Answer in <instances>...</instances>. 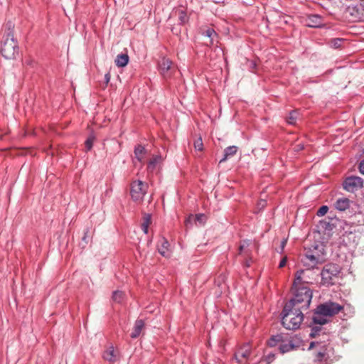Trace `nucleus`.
Segmentation results:
<instances>
[{"label":"nucleus","mask_w":364,"mask_h":364,"mask_svg":"<svg viewBox=\"0 0 364 364\" xmlns=\"http://www.w3.org/2000/svg\"><path fill=\"white\" fill-rule=\"evenodd\" d=\"M291 291L294 297L286 304V310L289 308L296 307L303 310H306L312 299V291L306 286H297L294 287L292 284Z\"/></svg>","instance_id":"nucleus-1"},{"label":"nucleus","mask_w":364,"mask_h":364,"mask_svg":"<svg viewBox=\"0 0 364 364\" xmlns=\"http://www.w3.org/2000/svg\"><path fill=\"white\" fill-rule=\"evenodd\" d=\"M343 309V306L333 301H326L317 306L313 316L314 323L323 325L328 322L326 317L338 314Z\"/></svg>","instance_id":"nucleus-2"},{"label":"nucleus","mask_w":364,"mask_h":364,"mask_svg":"<svg viewBox=\"0 0 364 364\" xmlns=\"http://www.w3.org/2000/svg\"><path fill=\"white\" fill-rule=\"evenodd\" d=\"M326 255L324 246L322 244H319L314 246L312 249L308 250L301 262L304 266L306 267H316L318 264H322L326 261Z\"/></svg>","instance_id":"nucleus-3"},{"label":"nucleus","mask_w":364,"mask_h":364,"mask_svg":"<svg viewBox=\"0 0 364 364\" xmlns=\"http://www.w3.org/2000/svg\"><path fill=\"white\" fill-rule=\"evenodd\" d=\"M303 309L291 307L286 310V305L283 309L282 325L283 326L289 330H295L299 328L304 315L302 313Z\"/></svg>","instance_id":"nucleus-4"},{"label":"nucleus","mask_w":364,"mask_h":364,"mask_svg":"<svg viewBox=\"0 0 364 364\" xmlns=\"http://www.w3.org/2000/svg\"><path fill=\"white\" fill-rule=\"evenodd\" d=\"M341 268L339 265L333 263L326 264L321 273V284L325 287H329L336 284L339 278Z\"/></svg>","instance_id":"nucleus-5"},{"label":"nucleus","mask_w":364,"mask_h":364,"mask_svg":"<svg viewBox=\"0 0 364 364\" xmlns=\"http://www.w3.org/2000/svg\"><path fill=\"white\" fill-rule=\"evenodd\" d=\"M1 53L6 59H15L18 55V46L14 36L10 33L4 38Z\"/></svg>","instance_id":"nucleus-6"},{"label":"nucleus","mask_w":364,"mask_h":364,"mask_svg":"<svg viewBox=\"0 0 364 364\" xmlns=\"http://www.w3.org/2000/svg\"><path fill=\"white\" fill-rule=\"evenodd\" d=\"M315 267H307L306 269L298 270L295 273L294 285L295 287L297 286H304L306 284H313L314 281L316 279L317 274L313 272V269Z\"/></svg>","instance_id":"nucleus-7"},{"label":"nucleus","mask_w":364,"mask_h":364,"mask_svg":"<svg viewBox=\"0 0 364 364\" xmlns=\"http://www.w3.org/2000/svg\"><path fill=\"white\" fill-rule=\"evenodd\" d=\"M147 185L141 181H134L131 186V196L133 200H142L146 193Z\"/></svg>","instance_id":"nucleus-8"},{"label":"nucleus","mask_w":364,"mask_h":364,"mask_svg":"<svg viewBox=\"0 0 364 364\" xmlns=\"http://www.w3.org/2000/svg\"><path fill=\"white\" fill-rule=\"evenodd\" d=\"M251 242L250 241H243L240 243L238 248V255L244 257L245 267H249L252 263V259L251 257L252 250L250 248Z\"/></svg>","instance_id":"nucleus-9"},{"label":"nucleus","mask_w":364,"mask_h":364,"mask_svg":"<svg viewBox=\"0 0 364 364\" xmlns=\"http://www.w3.org/2000/svg\"><path fill=\"white\" fill-rule=\"evenodd\" d=\"M300 342L291 337L285 336L283 341L280 343L279 350L282 353H288L291 350L297 349L299 347Z\"/></svg>","instance_id":"nucleus-10"},{"label":"nucleus","mask_w":364,"mask_h":364,"mask_svg":"<svg viewBox=\"0 0 364 364\" xmlns=\"http://www.w3.org/2000/svg\"><path fill=\"white\" fill-rule=\"evenodd\" d=\"M363 186V180L358 176H350L343 182V188L348 191L353 192Z\"/></svg>","instance_id":"nucleus-11"},{"label":"nucleus","mask_w":364,"mask_h":364,"mask_svg":"<svg viewBox=\"0 0 364 364\" xmlns=\"http://www.w3.org/2000/svg\"><path fill=\"white\" fill-rule=\"evenodd\" d=\"M250 346L249 344H244L242 347L238 348L237 351L235 353L234 359L238 363H245L247 360V358L250 355Z\"/></svg>","instance_id":"nucleus-12"},{"label":"nucleus","mask_w":364,"mask_h":364,"mask_svg":"<svg viewBox=\"0 0 364 364\" xmlns=\"http://www.w3.org/2000/svg\"><path fill=\"white\" fill-rule=\"evenodd\" d=\"M171 67L172 62L168 58H163L159 63L160 73L165 78L171 77Z\"/></svg>","instance_id":"nucleus-13"},{"label":"nucleus","mask_w":364,"mask_h":364,"mask_svg":"<svg viewBox=\"0 0 364 364\" xmlns=\"http://www.w3.org/2000/svg\"><path fill=\"white\" fill-rule=\"evenodd\" d=\"M323 24V20L321 16L317 14L310 15L306 19V25L309 27H319Z\"/></svg>","instance_id":"nucleus-14"},{"label":"nucleus","mask_w":364,"mask_h":364,"mask_svg":"<svg viewBox=\"0 0 364 364\" xmlns=\"http://www.w3.org/2000/svg\"><path fill=\"white\" fill-rule=\"evenodd\" d=\"M350 200L347 198H338L335 204L334 207L336 209L340 211H345L346 210L348 209L350 207Z\"/></svg>","instance_id":"nucleus-15"},{"label":"nucleus","mask_w":364,"mask_h":364,"mask_svg":"<svg viewBox=\"0 0 364 364\" xmlns=\"http://www.w3.org/2000/svg\"><path fill=\"white\" fill-rule=\"evenodd\" d=\"M144 327V322L143 321V320H136L134 326L133 331L132 332L130 336L132 338H136L141 334Z\"/></svg>","instance_id":"nucleus-16"},{"label":"nucleus","mask_w":364,"mask_h":364,"mask_svg":"<svg viewBox=\"0 0 364 364\" xmlns=\"http://www.w3.org/2000/svg\"><path fill=\"white\" fill-rule=\"evenodd\" d=\"M129 55L127 53H121L117 55L114 62L117 67H125L129 63Z\"/></svg>","instance_id":"nucleus-17"},{"label":"nucleus","mask_w":364,"mask_h":364,"mask_svg":"<svg viewBox=\"0 0 364 364\" xmlns=\"http://www.w3.org/2000/svg\"><path fill=\"white\" fill-rule=\"evenodd\" d=\"M285 336H283L282 334L272 336L271 338L267 341V344L270 347H275L277 346L279 347L280 343L283 341Z\"/></svg>","instance_id":"nucleus-18"},{"label":"nucleus","mask_w":364,"mask_h":364,"mask_svg":"<svg viewBox=\"0 0 364 364\" xmlns=\"http://www.w3.org/2000/svg\"><path fill=\"white\" fill-rule=\"evenodd\" d=\"M105 360L109 362H114L117 360V354L113 346H109L103 353Z\"/></svg>","instance_id":"nucleus-19"},{"label":"nucleus","mask_w":364,"mask_h":364,"mask_svg":"<svg viewBox=\"0 0 364 364\" xmlns=\"http://www.w3.org/2000/svg\"><path fill=\"white\" fill-rule=\"evenodd\" d=\"M161 156L160 155H156V156H154L151 160L149 161L148 165H147V168L149 171H153L156 165L160 163V161H161Z\"/></svg>","instance_id":"nucleus-20"},{"label":"nucleus","mask_w":364,"mask_h":364,"mask_svg":"<svg viewBox=\"0 0 364 364\" xmlns=\"http://www.w3.org/2000/svg\"><path fill=\"white\" fill-rule=\"evenodd\" d=\"M175 14L178 16L180 24H185L188 21V17L186 12L182 9H178Z\"/></svg>","instance_id":"nucleus-21"},{"label":"nucleus","mask_w":364,"mask_h":364,"mask_svg":"<svg viewBox=\"0 0 364 364\" xmlns=\"http://www.w3.org/2000/svg\"><path fill=\"white\" fill-rule=\"evenodd\" d=\"M146 154L145 148L141 145H138L134 149V154L139 161H141Z\"/></svg>","instance_id":"nucleus-22"},{"label":"nucleus","mask_w":364,"mask_h":364,"mask_svg":"<svg viewBox=\"0 0 364 364\" xmlns=\"http://www.w3.org/2000/svg\"><path fill=\"white\" fill-rule=\"evenodd\" d=\"M203 34L205 37H207L208 38V42H206V43H209L210 44H213L215 38L217 37V33H215V31L210 28H207L203 32Z\"/></svg>","instance_id":"nucleus-23"},{"label":"nucleus","mask_w":364,"mask_h":364,"mask_svg":"<svg viewBox=\"0 0 364 364\" xmlns=\"http://www.w3.org/2000/svg\"><path fill=\"white\" fill-rule=\"evenodd\" d=\"M151 222V215L146 214L143 218V222L141 223V229L145 234L148 233L149 226Z\"/></svg>","instance_id":"nucleus-24"},{"label":"nucleus","mask_w":364,"mask_h":364,"mask_svg":"<svg viewBox=\"0 0 364 364\" xmlns=\"http://www.w3.org/2000/svg\"><path fill=\"white\" fill-rule=\"evenodd\" d=\"M299 112L296 110L291 111L288 117H287V122L288 124L295 125L297 119L299 118Z\"/></svg>","instance_id":"nucleus-25"},{"label":"nucleus","mask_w":364,"mask_h":364,"mask_svg":"<svg viewBox=\"0 0 364 364\" xmlns=\"http://www.w3.org/2000/svg\"><path fill=\"white\" fill-rule=\"evenodd\" d=\"M124 293L122 291H114L112 294V300L117 303H121L124 298Z\"/></svg>","instance_id":"nucleus-26"},{"label":"nucleus","mask_w":364,"mask_h":364,"mask_svg":"<svg viewBox=\"0 0 364 364\" xmlns=\"http://www.w3.org/2000/svg\"><path fill=\"white\" fill-rule=\"evenodd\" d=\"M195 223L198 225H203L206 220L207 216L205 214L200 213L194 215Z\"/></svg>","instance_id":"nucleus-27"},{"label":"nucleus","mask_w":364,"mask_h":364,"mask_svg":"<svg viewBox=\"0 0 364 364\" xmlns=\"http://www.w3.org/2000/svg\"><path fill=\"white\" fill-rule=\"evenodd\" d=\"M169 246L168 242L166 240H164L161 247L159 248V253L164 257H168V247Z\"/></svg>","instance_id":"nucleus-28"},{"label":"nucleus","mask_w":364,"mask_h":364,"mask_svg":"<svg viewBox=\"0 0 364 364\" xmlns=\"http://www.w3.org/2000/svg\"><path fill=\"white\" fill-rule=\"evenodd\" d=\"M343 41V39L342 38H333L330 41L329 43L331 47L334 48H338L341 47Z\"/></svg>","instance_id":"nucleus-29"},{"label":"nucleus","mask_w":364,"mask_h":364,"mask_svg":"<svg viewBox=\"0 0 364 364\" xmlns=\"http://www.w3.org/2000/svg\"><path fill=\"white\" fill-rule=\"evenodd\" d=\"M195 223V218L193 215H190L185 220V225L187 228H190L192 227L193 224Z\"/></svg>","instance_id":"nucleus-30"},{"label":"nucleus","mask_w":364,"mask_h":364,"mask_svg":"<svg viewBox=\"0 0 364 364\" xmlns=\"http://www.w3.org/2000/svg\"><path fill=\"white\" fill-rule=\"evenodd\" d=\"M95 136H90L86 141H85V147L87 151H90L93 145Z\"/></svg>","instance_id":"nucleus-31"},{"label":"nucleus","mask_w":364,"mask_h":364,"mask_svg":"<svg viewBox=\"0 0 364 364\" xmlns=\"http://www.w3.org/2000/svg\"><path fill=\"white\" fill-rule=\"evenodd\" d=\"M328 210V208L326 205L321 206L317 211V215L319 217L325 215Z\"/></svg>","instance_id":"nucleus-32"},{"label":"nucleus","mask_w":364,"mask_h":364,"mask_svg":"<svg viewBox=\"0 0 364 364\" xmlns=\"http://www.w3.org/2000/svg\"><path fill=\"white\" fill-rule=\"evenodd\" d=\"M203 141L201 138H199L198 140H196L194 143V147L198 151H201L203 149Z\"/></svg>","instance_id":"nucleus-33"},{"label":"nucleus","mask_w":364,"mask_h":364,"mask_svg":"<svg viewBox=\"0 0 364 364\" xmlns=\"http://www.w3.org/2000/svg\"><path fill=\"white\" fill-rule=\"evenodd\" d=\"M321 331V328L320 327H315L314 328H312L311 330V333H310V336L311 337H316V335L318 334V332Z\"/></svg>","instance_id":"nucleus-34"},{"label":"nucleus","mask_w":364,"mask_h":364,"mask_svg":"<svg viewBox=\"0 0 364 364\" xmlns=\"http://www.w3.org/2000/svg\"><path fill=\"white\" fill-rule=\"evenodd\" d=\"M237 151V147L235 146H229V156L235 154Z\"/></svg>","instance_id":"nucleus-35"},{"label":"nucleus","mask_w":364,"mask_h":364,"mask_svg":"<svg viewBox=\"0 0 364 364\" xmlns=\"http://www.w3.org/2000/svg\"><path fill=\"white\" fill-rule=\"evenodd\" d=\"M287 257H284L279 262V268L284 267L287 264Z\"/></svg>","instance_id":"nucleus-36"},{"label":"nucleus","mask_w":364,"mask_h":364,"mask_svg":"<svg viewBox=\"0 0 364 364\" xmlns=\"http://www.w3.org/2000/svg\"><path fill=\"white\" fill-rule=\"evenodd\" d=\"M228 159V148L224 149V154L223 159L220 161V164L225 161Z\"/></svg>","instance_id":"nucleus-37"},{"label":"nucleus","mask_w":364,"mask_h":364,"mask_svg":"<svg viewBox=\"0 0 364 364\" xmlns=\"http://www.w3.org/2000/svg\"><path fill=\"white\" fill-rule=\"evenodd\" d=\"M325 353L323 352H318L316 355V360L318 361H321L322 358L324 357Z\"/></svg>","instance_id":"nucleus-38"},{"label":"nucleus","mask_w":364,"mask_h":364,"mask_svg":"<svg viewBox=\"0 0 364 364\" xmlns=\"http://www.w3.org/2000/svg\"><path fill=\"white\" fill-rule=\"evenodd\" d=\"M359 169L362 174H364V160H363L359 165Z\"/></svg>","instance_id":"nucleus-39"},{"label":"nucleus","mask_w":364,"mask_h":364,"mask_svg":"<svg viewBox=\"0 0 364 364\" xmlns=\"http://www.w3.org/2000/svg\"><path fill=\"white\" fill-rule=\"evenodd\" d=\"M105 80L106 83H108L109 82V80H110V75H109V73H107L105 75Z\"/></svg>","instance_id":"nucleus-40"},{"label":"nucleus","mask_w":364,"mask_h":364,"mask_svg":"<svg viewBox=\"0 0 364 364\" xmlns=\"http://www.w3.org/2000/svg\"><path fill=\"white\" fill-rule=\"evenodd\" d=\"M287 239H284L282 241V242H281V248H282V250H283L284 248V247H285V245L287 244Z\"/></svg>","instance_id":"nucleus-41"},{"label":"nucleus","mask_w":364,"mask_h":364,"mask_svg":"<svg viewBox=\"0 0 364 364\" xmlns=\"http://www.w3.org/2000/svg\"><path fill=\"white\" fill-rule=\"evenodd\" d=\"M317 344H318V341H316V342H311L309 345V349H311L313 348H314Z\"/></svg>","instance_id":"nucleus-42"},{"label":"nucleus","mask_w":364,"mask_h":364,"mask_svg":"<svg viewBox=\"0 0 364 364\" xmlns=\"http://www.w3.org/2000/svg\"><path fill=\"white\" fill-rule=\"evenodd\" d=\"M259 205L262 208H264L266 205V201L265 200H261L259 202Z\"/></svg>","instance_id":"nucleus-43"},{"label":"nucleus","mask_w":364,"mask_h":364,"mask_svg":"<svg viewBox=\"0 0 364 364\" xmlns=\"http://www.w3.org/2000/svg\"><path fill=\"white\" fill-rule=\"evenodd\" d=\"M218 141V146H220V141L221 140V139L220 137L217 138ZM214 143L216 146H218V144L217 142L214 140Z\"/></svg>","instance_id":"nucleus-44"},{"label":"nucleus","mask_w":364,"mask_h":364,"mask_svg":"<svg viewBox=\"0 0 364 364\" xmlns=\"http://www.w3.org/2000/svg\"><path fill=\"white\" fill-rule=\"evenodd\" d=\"M32 63H33V61H32V60H26V63L27 65H32Z\"/></svg>","instance_id":"nucleus-45"},{"label":"nucleus","mask_w":364,"mask_h":364,"mask_svg":"<svg viewBox=\"0 0 364 364\" xmlns=\"http://www.w3.org/2000/svg\"><path fill=\"white\" fill-rule=\"evenodd\" d=\"M360 5L362 6V7L364 9V0H360Z\"/></svg>","instance_id":"nucleus-46"},{"label":"nucleus","mask_w":364,"mask_h":364,"mask_svg":"<svg viewBox=\"0 0 364 364\" xmlns=\"http://www.w3.org/2000/svg\"><path fill=\"white\" fill-rule=\"evenodd\" d=\"M204 364H215L214 362H206Z\"/></svg>","instance_id":"nucleus-47"},{"label":"nucleus","mask_w":364,"mask_h":364,"mask_svg":"<svg viewBox=\"0 0 364 364\" xmlns=\"http://www.w3.org/2000/svg\"><path fill=\"white\" fill-rule=\"evenodd\" d=\"M225 63H227V58H226V57H225Z\"/></svg>","instance_id":"nucleus-48"}]
</instances>
